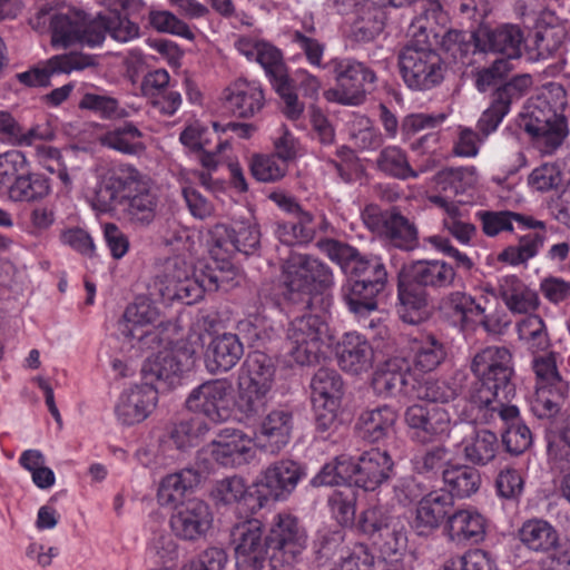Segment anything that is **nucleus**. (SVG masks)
Returning a JSON list of instances; mask_svg holds the SVG:
<instances>
[{
  "mask_svg": "<svg viewBox=\"0 0 570 570\" xmlns=\"http://www.w3.org/2000/svg\"><path fill=\"white\" fill-rule=\"evenodd\" d=\"M232 383L227 380L204 382L189 393L186 407L215 423L224 422L232 414Z\"/></svg>",
  "mask_w": 570,
  "mask_h": 570,
  "instance_id": "obj_12",
  "label": "nucleus"
},
{
  "mask_svg": "<svg viewBox=\"0 0 570 570\" xmlns=\"http://www.w3.org/2000/svg\"><path fill=\"white\" fill-rule=\"evenodd\" d=\"M402 80L414 91L431 90L444 80L445 62L433 47L403 46L397 52Z\"/></svg>",
  "mask_w": 570,
  "mask_h": 570,
  "instance_id": "obj_5",
  "label": "nucleus"
},
{
  "mask_svg": "<svg viewBox=\"0 0 570 570\" xmlns=\"http://www.w3.org/2000/svg\"><path fill=\"white\" fill-rule=\"evenodd\" d=\"M498 295L512 313H529L539 305L538 294L514 275L500 279Z\"/></svg>",
  "mask_w": 570,
  "mask_h": 570,
  "instance_id": "obj_33",
  "label": "nucleus"
},
{
  "mask_svg": "<svg viewBox=\"0 0 570 570\" xmlns=\"http://www.w3.org/2000/svg\"><path fill=\"white\" fill-rule=\"evenodd\" d=\"M352 483L351 456L342 454L326 463L312 479L313 487L341 485Z\"/></svg>",
  "mask_w": 570,
  "mask_h": 570,
  "instance_id": "obj_56",
  "label": "nucleus"
},
{
  "mask_svg": "<svg viewBox=\"0 0 570 570\" xmlns=\"http://www.w3.org/2000/svg\"><path fill=\"white\" fill-rule=\"evenodd\" d=\"M158 318V312L147 301L130 304L125 309L122 318L118 322V331L130 342L137 340L142 343L150 336L156 337L151 332V325Z\"/></svg>",
  "mask_w": 570,
  "mask_h": 570,
  "instance_id": "obj_27",
  "label": "nucleus"
},
{
  "mask_svg": "<svg viewBox=\"0 0 570 570\" xmlns=\"http://www.w3.org/2000/svg\"><path fill=\"white\" fill-rule=\"evenodd\" d=\"M414 383L416 380L404 358L384 362L372 377V387L375 394L382 397L413 394Z\"/></svg>",
  "mask_w": 570,
  "mask_h": 570,
  "instance_id": "obj_19",
  "label": "nucleus"
},
{
  "mask_svg": "<svg viewBox=\"0 0 570 570\" xmlns=\"http://www.w3.org/2000/svg\"><path fill=\"white\" fill-rule=\"evenodd\" d=\"M505 425L502 432V443L507 452L519 455L525 452L532 444L530 429L520 421L519 415L511 420H501Z\"/></svg>",
  "mask_w": 570,
  "mask_h": 570,
  "instance_id": "obj_58",
  "label": "nucleus"
},
{
  "mask_svg": "<svg viewBox=\"0 0 570 570\" xmlns=\"http://www.w3.org/2000/svg\"><path fill=\"white\" fill-rule=\"evenodd\" d=\"M209 431L208 424L199 417L181 420L171 425L169 438L177 449L186 450L196 446Z\"/></svg>",
  "mask_w": 570,
  "mask_h": 570,
  "instance_id": "obj_52",
  "label": "nucleus"
},
{
  "mask_svg": "<svg viewBox=\"0 0 570 570\" xmlns=\"http://www.w3.org/2000/svg\"><path fill=\"white\" fill-rule=\"evenodd\" d=\"M183 372V365L177 360L173 352H159L158 354L148 357L142 367L141 374L145 383H167L173 384L174 380Z\"/></svg>",
  "mask_w": 570,
  "mask_h": 570,
  "instance_id": "obj_40",
  "label": "nucleus"
},
{
  "mask_svg": "<svg viewBox=\"0 0 570 570\" xmlns=\"http://www.w3.org/2000/svg\"><path fill=\"white\" fill-rule=\"evenodd\" d=\"M443 482L446 485L451 499L454 497L464 499L476 493L481 485V474L472 465L454 464L443 472Z\"/></svg>",
  "mask_w": 570,
  "mask_h": 570,
  "instance_id": "obj_38",
  "label": "nucleus"
},
{
  "mask_svg": "<svg viewBox=\"0 0 570 570\" xmlns=\"http://www.w3.org/2000/svg\"><path fill=\"white\" fill-rule=\"evenodd\" d=\"M412 351L414 367L424 373L438 368L446 357L444 345L434 336L415 340Z\"/></svg>",
  "mask_w": 570,
  "mask_h": 570,
  "instance_id": "obj_47",
  "label": "nucleus"
},
{
  "mask_svg": "<svg viewBox=\"0 0 570 570\" xmlns=\"http://www.w3.org/2000/svg\"><path fill=\"white\" fill-rule=\"evenodd\" d=\"M269 391L238 382L237 409L247 417L259 415L266 409Z\"/></svg>",
  "mask_w": 570,
  "mask_h": 570,
  "instance_id": "obj_61",
  "label": "nucleus"
},
{
  "mask_svg": "<svg viewBox=\"0 0 570 570\" xmlns=\"http://www.w3.org/2000/svg\"><path fill=\"white\" fill-rule=\"evenodd\" d=\"M404 421L412 435L421 443H430L449 435L451 416L441 406L413 404L405 410Z\"/></svg>",
  "mask_w": 570,
  "mask_h": 570,
  "instance_id": "obj_15",
  "label": "nucleus"
},
{
  "mask_svg": "<svg viewBox=\"0 0 570 570\" xmlns=\"http://www.w3.org/2000/svg\"><path fill=\"white\" fill-rule=\"evenodd\" d=\"M271 548L287 564L297 562L307 546V533L299 520L291 513H278L267 535Z\"/></svg>",
  "mask_w": 570,
  "mask_h": 570,
  "instance_id": "obj_14",
  "label": "nucleus"
},
{
  "mask_svg": "<svg viewBox=\"0 0 570 570\" xmlns=\"http://www.w3.org/2000/svg\"><path fill=\"white\" fill-rule=\"evenodd\" d=\"M326 321L314 314L296 317L287 330L288 350L299 365H308L318 360V354L327 336Z\"/></svg>",
  "mask_w": 570,
  "mask_h": 570,
  "instance_id": "obj_11",
  "label": "nucleus"
},
{
  "mask_svg": "<svg viewBox=\"0 0 570 570\" xmlns=\"http://www.w3.org/2000/svg\"><path fill=\"white\" fill-rule=\"evenodd\" d=\"M543 239L541 234L530 232L520 237L518 245L503 249L498 261L510 265L523 264L537 255L538 249L543 245Z\"/></svg>",
  "mask_w": 570,
  "mask_h": 570,
  "instance_id": "obj_57",
  "label": "nucleus"
},
{
  "mask_svg": "<svg viewBox=\"0 0 570 570\" xmlns=\"http://www.w3.org/2000/svg\"><path fill=\"white\" fill-rule=\"evenodd\" d=\"M397 416L394 407L380 405L362 412L357 420V428L363 439L375 443L394 433Z\"/></svg>",
  "mask_w": 570,
  "mask_h": 570,
  "instance_id": "obj_32",
  "label": "nucleus"
},
{
  "mask_svg": "<svg viewBox=\"0 0 570 570\" xmlns=\"http://www.w3.org/2000/svg\"><path fill=\"white\" fill-rule=\"evenodd\" d=\"M451 450L444 444L433 445L425 451L414 455L412 468L416 474L428 479L443 476L444 470L452 465Z\"/></svg>",
  "mask_w": 570,
  "mask_h": 570,
  "instance_id": "obj_44",
  "label": "nucleus"
},
{
  "mask_svg": "<svg viewBox=\"0 0 570 570\" xmlns=\"http://www.w3.org/2000/svg\"><path fill=\"white\" fill-rule=\"evenodd\" d=\"M81 17L56 13L50 19L51 45L55 48H67L80 38Z\"/></svg>",
  "mask_w": 570,
  "mask_h": 570,
  "instance_id": "obj_53",
  "label": "nucleus"
},
{
  "mask_svg": "<svg viewBox=\"0 0 570 570\" xmlns=\"http://www.w3.org/2000/svg\"><path fill=\"white\" fill-rule=\"evenodd\" d=\"M454 428L464 433L462 452L472 466H485L497 458L500 445L495 433L485 429L478 430L469 423Z\"/></svg>",
  "mask_w": 570,
  "mask_h": 570,
  "instance_id": "obj_22",
  "label": "nucleus"
},
{
  "mask_svg": "<svg viewBox=\"0 0 570 570\" xmlns=\"http://www.w3.org/2000/svg\"><path fill=\"white\" fill-rule=\"evenodd\" d=\"M487 522L475 510H458L449 515L446 532L458 543H479L485 537Z\"/></svg>",
  "mask_w": 570,
  "mask_h": 570,
  "instance_id": "obj_31",
  "label": "nucleus"
},
{
  "mask_svg": "<svg viewBox=\"0 0 570 570\" xmlns=\"http://www.w3.org/2000/svg\"><path fill=\"white\" fill-rule=\"evenodd\" d=\"M212 495L216 503L229 505L234 503L247 502V500L256 498L255 490L247 491L244 480L239 476H232L220 480L213 489Z\"/></svg>",
  "mask_w": 570,
  "mask_h": 570,
  "instance_id": "obj_60",
  "label": "nucleus"
},
{
  "mask_svg": "<svg viewBox=\"0 0 570 570\" xmlns=\"http://www.w3.org/2000/svg\"><path fill=\"white\" fill-rule=\"evenodd\" d=\"M213 454L224 464H242L253 455V441L243 431L224 429L213 441Z\"/></svg>",
  "mask_w": 570,
  "mask_h": 570,
  "instance_id": "obj_29",
  "label": "nucleus"
},
{
  "mask_svg": "<svg viewBox=\"0 0 570 570\" xmlns=\"http://www.w3.org/2000/svg\"><path fill=\"white\" fill-rule=\"evenodd\" d=\"M158 202L151 178L128 163L101 173L90 196L95 212H121L129 222L139 226H148L155 220Z\"/></svg>",
  "mask_w": 570,
  "mask_h": 570,
  "instance_id": "obj_1",
  "label": "nucleus"
},
{
  "mask_svg": "<svg viewBox=\"0 0 570 570\" xmlns=\"http://www.w3.org/2000/svg\"><path fill=\"white\" fill-rule=\"evenodd\" d=\"M520 541L530 550L548 553L558 548L557 530L541 519L527 520L518 531Z\"/></svg>",
  "mask_w": 570,
  "mask_h": 570,
  "instance_id": "obj_37",
  "label": "nucleus"
},
{
  "mask_svg": "<svg viewBox=\"0 0 570 570\" xmlns=\"http://www.w3.org/2000/svg\"><path fill=\"white\" fill-rule=\"evenodd\" d=\"M293 428L294 417L291 410H273L261 424L259 445L271 453L279 452L289 442Z\"/></svg>",
  "mask_w": 570,
  "mask_h": 570,
  "instance_id": "obj_28",
  "label": "nucleus"
},
{
  "mask_svg": "<svg viewBox=\"0 0 570 570\" xmlns=\"http://www.w3.org/2000/svg\"><path fill=\"white\" fill-rule=\"evenodd\" d=\"M335 285L332 267L322 259L301 253H291L281 265V296L293 305L312 306L320 298L321 311L332 305L330 292Z\"/></svg>",
  "mask_w": 570,
  "mask_h": 570,
  "instance_id": "obj_4",
  "label": "nucleus"
},
{
  "mask_svg": "<svg viewBox=\"0 0 570 570\" xmlns=\"http://www.w3.org/2000/svg\"><path fill=\"white\" fill-rule=\"evenodd\" d=\"M317 245L331 261L337 263L350 276L367 284L371 282L385 286L387 272L380 257L362 255L355 247L332 238L321 240Z\"/></svg>",
  "mask_w": 570,
  "mask_h": 570,
  "instance_id": "obj_8",
  "label": "nucleus"
},
{
  "mask_svg": "<svg viewBox=\"0 0 570 570\" xmlns=\"http://www.w3.org/2000/svg\"><path fill=\"white\" fill-rule=\"evenodd\" d=\"M189 267L183 261L175 259L173 271L165 275V287L160 289L164 298L191 305L204 297V279L190 275Z\"/></svg>",
  "mask_w": 570,
  "mask_h": 570,
  "instance_id": "obj_21",
  "label": "nucleus"
},
{
  "mask_svg": "<svg viewBox=\"0 0 570 570\" xmlns=\"http://www.w3.org/2000/svg\"><path fill=\"white\" fill-rule=\"evenodd\" d=\"M471 371L478 379L470 387L468 400L481 412L482 420H511L519 415L515 405L507 404L515 394L512 355L507 347L488 346L476 353Z\"/></svg>",
  "mask_w": 570,
  "mask_h": 570,
  "instance_id": "obj_2",
  "label": "nucleus"
},
{
  "mask_svg": "<svg viewBox=\"0 0 570 570\" xmlns=\"http://www.w3.org/2000/svg\"><path fill=\"white\" fill-rule=\"evenodd\" d=\"M522 127L544 154L557 150L568 136L566 117L551 106L544 95L528 104L522 115Z\"/></svg>",
  "mask_w": 570,
  "mask_h": 570,
  "instance_id": "obj_6",
  "label": "nucleus"
},
{
  "mask_svg": "<svg viewBox=\"0 0 570 570\" xmlns=\"http://www.w3.org/2000/svg\"><path fill=\"white\" fill-rule=\"evenodd\" d=\"M328 505L340 525H348L354 522L356 511V492L351 484L341 490H335L328 497Z\"/></svg>",
  "mask_w": 570,
  "mask_h": 570,
  "instance_id": "obj_59",
  "label": "nucleus"
},
{
  "mask_svg": "<svg viewBox=\"0 0 570 570\" xmlns=\"http://www.w3.org/2000/svg\"><path fill=\"white\" fill-rule=\"evenodd\" d=\"M213 521L210 507L202 500L191 499L175 507L170 527L176 537L196 541L207 534Z\"/></svg>",
  "mask_w": 570,
  "mask_h": 570,
  "instance_id": "obj_17",
  "label": "nucleus"
},
{
  "mask_svg": "<svg viewBox=\"0 0 570 570\" xmlns=\"http://www.w3.org/2000/svg\"><path fill=\"white\" fill-rule=\"evenodd\" d=\"M567 390L566 383H557V385H537L531 400V411L539 419L554 417L564 403Z\"/></svg>",
  "mask_w": 570,
  "mask_h": 570,
  "instance_id": "obj_45",
  "label": "nucleus"
},
{
  "mask_svg": "<svg viewBox=\"0 0 570 570\" xmlns=\"http://www.w3.org/2000/svg\"><path fill=\"white\" fill-rule=\"evenodd\" d=\"M107 33L118 42H128L139 37V26L122 14H98L95 19L88 21L81 17L78 42L90 47L99 46L104 42Z\"/></svg>",
  "mask_w": 570,
  "mask_h": 570,
  "instance_id": "obj_16",
  "label": "nucleus"
},
{
  "mask_svg": "<svg viewBox=\"0 0 570 570\" xmlns=\"http://www.w3.org/2000/svg\"><path fill=\"white\" fill-rule=\"evenodd\" d=\"M377 168L394 178L406 180L417 178L423 170H415L409 163L406 153L396 146H389L381 150L377 160Z\"/></svg>",
  "mask_w": 570,
  "mask_h": 570,
  "instance_id": "obj_48",
  "label": "nucleus"
},
{
  "mask_svg": "<svg viewBox=\"0 0 570 570\" xmlns=\"http://www.w3.org/2000/svg\"><path fill=\"white\" fill-rule=\"evenodd\" d=\"M393 464L386 451H365L356 460L351 458L352 483L365 491H374L390 479Z\"/></svg>",
  "mask_w": 570,
  "mask_h": 570,
  "instance_id": "obj_18",
  "label": "nucleus"
},
{
  "mask_svg": "<svg viewBox=\"0 0 570 570\" xmlns=\"http://www.w3.org/2000/svg\"><path fill=\"white\" fill-rule=\"evenodd\" d=\"M373 348L360 334L347 333L344 335L337 351L340 367L352 374L366 372L373 364Z\"/></svg>",
  "mask_w": 570,
  "mask_h": 570,
  "instance_id": "obj_30",
  "label": "nucleus"
},
{
  "mask_svg": "<svg viewBox=\"0 0 570 570\" xmlns=\"http://www.w3.org/2000/svg\"><path fill=\"white\" fill-rule=\"evenodd\" d=\"M275 371L276 368L271 356L264 352L254 351L246 356L240 367L238 382L271 390Z\"/></svg>",
  "mask_w": 570,
  "mask_h": 570,
  "instance_id": "obj_36",
  "label": "nucleus"
},
{
  "mask_svg": "<svg viewBox=\"0 0 570 570\" xmlns=\"http://www.w3.org/2000/svg\"><path fill=\"white\" fill-rule=\"evenodd\" d=\"M158 401V392L151 383L135 385L125 390L116 405L117 419L124 425H134L145 421Z\"/></svg>",
  "mask_w": 570,
  "mask_h": 570,
  "instance_id": "obj_20",
  "label": "nucleus"
},
{
  "mask_svg": "<svg viewBox=\"0 0 570 570\" xmlns=\"http://www.w3.org/2000/svg\"><path fill=\"white\" fill-rule=\"evenodd\" d=\"M49 178L41 173L20 174L9 187V197L14 202H37L50 194Z\"/></svg>",
  "mask_w": 570,
  "mask_h": 570,
  "instance_id": "obj_43",
  "label": "nucleus"
},
{
  "mask_svg": "<svg viewBox=\"0 0 570 570\" xmlns=\"http://www.w3.org/2000/svg\"><path fill=\"white\" fill-rule=\"evenodd\" d=\"M330 66L337 88L325 91V98L346 106L361 105L376 81L375 72L364 63L347 58L333 59Z\"/></svg>",
  "mask_w": 570,
  "mask_h": 570,
  "instance_id": "obj_7",
  "label": "nucleus"
},
{
  "mask_svg": "<svg viewBox=\"0 0 570 570\" xmlns=\"http://www.w3.org/2000/svg\"><path fill=\"white\" fill-rule=\"evenodd\" d=\"M434 181L443 193L458 196L475 185L476 170L473 166L444 168L435 175Z\"/></svg>",
  "mask_w": 570,
  "mask_h": 570,
  "instance_id": "obj_46",
  "label": "nucleus"
},
{
  "mask_svg": "<svg viewBox=\"0 0 570 570\" xmlns=\"http://www.w3.org/2000/svg\"><path fill=\"white\" fill-rule=\"evenodd\" d=\"M200 482V474L194 469H184L165 476L158 488L157 498L160 504H176L188 490Z\"/></svg>",
  "mask_w": 570,
  "mask_h": 570,
  "instance_id": "obj_41",
  "label": "nucleus"
},
{
  "mask_svg": "<svg viewBox=\"0 0 570 570\" xmlns=\"http://www.w3.org/2000/svg\"><path fill=\"white\" fill-rule=\"evenodd\" d=\"M79 108L90 110L104 119H121L128 116V112L119 106L116 98L92 92L82 96Z\"/></svg>",
  "mask_w": 570,
  "mask_h": 570,
  "instance_id": "obj_63",
  "label": "nucleus"
},
{
  "mask_svg": "<svg viewBox=\"0 0 570 570\" xmlns=\"http://www.w3.org/2000/svg\"><path fill=\"white\" fill-rule=\"evenodd\" d=\"M230 539L237 570H265L271 546L258 519L252 518L234 524Z\"/></svg>",
  "mask_w": 570,
  "mask_h": 570,
  "instance_id": "obj_9",
  "label": "nucleus"
},
{
  "mask_svg": "<svg viewBox=\"0 0 570 570\" xmlns=\"http://www.w3.org/2000/svg\"><path fill=\"white\" fill-rule=\"evenodd\" d=\"M250 171L257 180L273 183L285 176L287 164L272 154L254 155L250 161Z\"/></svg>",
  "mask_w": 570,
  "mask_h": 570,
  "instance_id": "obj_64",
  "label": "nucleus"
},
{
  "mask_svg": "<svg viewBox=\"0 0 570 570\" xmlns=\"http://www.w3.org/2000/svg\"><path fill=\"white\" fill-rule=\"evenodd\" d=\"M476 217L481 222L482 232L489 237H494L501 232H511L513 223L527 229L544 227L540 220L510 210H480Z\"/></svg>",
  "mask_w": 570,
  "mask_h": 570,
  "instance_id": "obj_35",
  "label": "nucleus"
},
{
  "mask_svg": "<svg viewBox=\"0 0 570 570\" xmlns=\"http://www.w3.org/2000/svg\"><path fill=\"white\" fill-rule=\"evenodd\" d=\"M385 286L372 284L364 281H350L344 288V299L351 312L358 315H367L377 308V295Z\"/></svg>",
  "mask_w": 570,
  "mask_h": 570,
  "instance_id": "obj_42",
  "label": "nucleus"
},
{
  "mask_svg": "<svg viewBox=\"0 0 570 570\" xmlns=\"http://www.w3.org/2000/svg\"><path fill=\"white\" fill-rule=\"evenodd\" d=\"M264 105V92L257 82L238 79L225 89L224 106L236 117H253Z\"/></svg>",
  "mask_w": 570,
  "mask_h": 570,
  "instance_id": "obj_23",
  "label": "nucleus"
},
{
  "mask_svg": "<svg viewBox=\"0 0 570 570\" xmlns=\"http://www.w3.org/2000/svg\"><path fill=\"white\" fill-rule=\"evenodd\" d=\"M304 475V469L296 461L284 459L271 463L253 484L257 508H263L268 501L287 499Z\"/></svg>",
  "mask_w": 570,
  "mask_h": 570,
  "instance_id": "obj_10",
  "label": "nucleus"
},
{
  "mask_svg": "<svg viewBox=\"0 0 570 570\" xmlns=\"http://www.w3.org/2000/svg\"><path fill=\"white\" fill-rule=\"evenodd\" d=\"M440 308L449 316L456 318L464 325L470 315H483L485 308L476 303L475 298L465 292L454 291L446 294L440 302Z\"/></svg>",
  "mask_w": 570,
  "mask_h": 570,
  "instance_id": "obj_50",
  "label": "nucleus"
},
{
  "mask_svg": "<svg viewBox=\"0 0 570 570\" xmlns=\"http://www.w3.org/2000/svg\"><path fill=\"white\" fill-rule=\"evenodd\" d=\"M461 393V389L453 383L443 380L428 379L414 383L413 394L419 400L431 403H449Z\"/></svg>",
  "mask_w": 570,
  "mask_h": 570,
  "instance_id": "obj_55",
  "label": "nucleus"
},
{
  "mask_svg": "<svg viewBox=\"0 0 570 570\" xmlns=\"http://www.w3.org/2000/svg\"><path fill=\"white\" fill-rule=\"evenodd\" d=\"M244 355V346L236 334L224 333L214 337L206 350V367L212 374L226 373Z\"/></svg>",
  "mask_w": 570,
  "mask_h": 570,
  "instance_id": "obj_26",
  "label": "nucleus"
},
{
  "mask_svg": "<svg viewBox=\"0 0 570 570\" xmlns=\"http://www.w3.org/2000/svg\"><path fill=\"white\" fill-rule=\"evenodd\" d=\"M453 507L451 494L444 490L432 491L424 495L416 508L414 528L420 535H428L438 529Z\"/></svg>",
  "mask_w": 570,
  "mask_h": 570,
  "instance_id": "obj_25",
  "label": "nucleus"
},
{
  "mask_svg": "<svg viewBox=\"0 0 570 570\" xmlns=\"http://www.w3.org/2000/svg\"><path fill=\"white\" fill-rule=\"evenodd\" d=\"M312 400L340 401L344 394V383L337 371L322 367L313 376L311 382Z\"/></svg>",
  "mask_w": 570,
  "mask_h": 570,
  "instance_id": "obj_54",
  "label": "nucleus"
},
{
  "mask_svg": "<svg viewBox=\"0 0 570 570\" xmlns=\"http://www.w3.org/2000/svg\"><path fill=\"white\" fill-rule=\"evenodd\" d=\"M97 65L96 58L79 51L52 56L27 71L16 75L17 80L26 87H48L51 77L60 73L81 71Z\"/></svg>",
  "mask_w": 570,
  "mask_h": 570,
  "instance_id": "obj_13",
  "label": "nucleus"
},
{
  "mask_svg": "<svg viewBox=\"0 0 570 570\" xmlns=\"http://www.w3.org/2000/svg\"><path fill=\"white\" fill-rule=\"evenodd\" d=\"M456 279L455 268L442 259H420L404 266L397 283L400 317L409 324L423 322L429 315L428 291H445Z\"/></svg>",
  "mask_w": 570,
  "mask_h": 570,
  "instance_id": "obj_3",
  "label": "nucleus"
},
{
  "mask_svg": "<svg viewBox=\"0 0 570 570\" xmlns=\"http://www.w3.org/2000/svg\"><path fill=\"white\" fill-rule=\"evenodd\" d=\"M523 41L524 37L520 27L503 24L495 29H479L476 46L480 51L499 52L507 56L508 59H514L521 56Z\"/></svg>",
  "mask_w": 570,
  "mask_h": 570,
  "instance_id": "obj_24",
  "label": "nucleus"
},
{
  "mask_svg": "<svg viewBox=\"0 0 570 570\" xmlns=\"http://www.w3.org/2000/svg\"><path fill=\"white\" fill-rule=\"evenodd\" d=\"M315 232L313 216L307 212L296 215L294 220L279 223L277 227L279 240L288 246L309 243Z\"/></svg>",
  "mask_w": 570,
  "mask_h": 570,
  "instance_id": "obj_49",
  "label": "nucleus"
},
{
  "mask_svg": "<svg viewBox=\"0 0 570 570\" xmlns=\"http://www.w3.org/2000/svg\"><path fill=\"white\" fill-rule=\"evenodd\" d=\"M346 549L345 531L341 528L322 529L314 540V552L322 564L334 560L336 557L342 559Z\"/></svg>",
  "mask_w": 570,
  "mask_h": 570,
  "instance_id": "obj_51",
  "label": "nucleus"
},
{
  "mask_svg": "<svg viewBox=\"0 0 570 570\" xmlns=\"http://www.w3.org/2000/svg\"><path fill=\"white\" fill-rule=\"evenodd\" d=\"M476 38H479V30L474 32L449 30L442 37L441 47L444 51L450 53L454 60H462L468 57L470 52H474L479 49Z\"/></svg>",
  "mask_w": 570,
  "mask_h": 570,
  "instance_id": "obj_62",
  "label": "nucleus"
},
{
  "mask_svg": "<svg viewBox=\"0 0 570 570\" xmlns=\"http://www.w3.org/2000/svg\"><path fill=\"white\" fill-rule=\"evenodd\" d=\"M144 134L132 122H124L100 137V144L125 155H140L146 150Z\"/></svg>",
  "mask_w": 570,
  "mask_h": 570,
  "instance_id": "obj_39",
  "label": "nucleus"
},
{
  "mask_svg": "<svg viewBox=\"0 0 570 570\" xmlns=\"http://www.w3.org/2000/svg\"><path fill=\"white\" fill-rule=\"evenodd\" d=\"M382 236L393 247L411 252L419 247V232L413 222L392 209L386 216Z\"/></svg>",
  "mask_w": 570,
  "mask_h": 570,
  "instance_id": "obj_34",
  "label": "nucleus"
}]
</instances>
